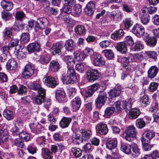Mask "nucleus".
<instances>
[{"label": "nucleus", "mask_w": 159, "mask_h": 159, "mask_svg": "<svg viewBox=\"0 0 159 159\" xmlns=\"http://www.w3.org/2000/svg\"><path fill=\"white\" fill-rule=\"evenodd\" d=\"M61 68V65L58 60H52L49 64V70L52 72L57 71Z\"/></svg>", "instance_id": "nucleus-16"}, {"label": "nucleus", "mask_w": 159, "mask_h": 159, "mask_svg": "<svg viewBox=\"0 0 159 159\" xmlns=\"http://www.w3.org/2000/svg\"><path fill=\"white\" fill-rule=\"evenodd\" d=\"M42 154L44 159H52V153L47 148H42Z\"/></svg>", "instance_id": "nucleus-35"}, {"label": "nucleus", "mask_w": 159, "mask_h": 159, "mask_svg": "<svg viewBox=\"0 0 159 159\" xmlns=\"http://www.w3.org/2000/svg\"><path fill=\"white\" fill-rule=\"evenodd\" d=\"M132 144L123 143L121 144L120 148V150L125 153L129 154L132 152Z\"/></svg>", "instance_id": "nucleus-28"}, {"label": "nucleus", "mask_w": 159, "mask_h": 159, "mask_svg": "<svg viewBox=\"0 0 159 159\" xmlns=\"http://www.w3.org/2000/svg\"><path fill=\"white\" fill-rule=\"evenodd\" d=\"M71 105L73 109L75 111L78 110L80 107L81 102L80 98L76 97L71 102Z\"/></svg>", "instance_id": "nucleus-27"}, {"label": "nucleus", "mask_w": 159, "mask_h": 159, "mask_svg": "<svg viewBox=\"0 0 159 159\" xmlns=\"http://www.w3.org/2000/svg\"><path fill=\"white\" fill-rule=\"evenodd\" d=\"M133 50L134 51H139L144 48V45L142 43L141 41L137 40L132 46Z\"/></svg>", "instance_id": "nucleus-32"}, {"label": "nucleus", "mask_w": 159, "mask_h": 159, "mask_svg": "<svg viewBox=\"0 0 159 159\" xmlns=\"http://www.w3.org/2000/svg\"><path fill=\"white\" fill-rule=\"evenodd\" d=\"M72 118L63 117L59 122V125L62 128L67 127L72 120Z\"/></svg>", "instance_id": "nucleus-21"}, {"label": "nucleus", "mask_w": 159, "mask_h": 159, "mask_svg": "<svg viewBox=\"0 0 159 159\" xmlns=\"http://www.w3.org/2000/svg\"><path fill=\"white\" fill-rule=\"evenodd\" d=\"M1 16L2 19L5 21L10 20L12 17L11 14L5 11L2 12Z\"/></svg>", "instance_id": "nucleus-50"}, {"label": "nucleus", "mask_w": 159, "mask_h": 159, "mask_svg": "<svg viewBox=\"0 0 159 159\" xmlns=\"http://www.w3.org/2000/svg\"><path fill=\"white\" fill-rule=\"evenodd\" d=\"M137 131L134 126L130 125L127 127L123 134L125 139L129 141H131L136 137Z\"/></svg>", "instance_id": "nucleus-2"}, {"label": "nucleus", "mask_w": 159, "mask_h": 159, "mask_svg": "<svg viewBox=\"0 0 159 159\" xmlns=\"http://www.w3.org/2000/svg\"><path fill=\"white\" fill-rule=\"evenodd\" d=\"M122 104V107L127 113H128L133 109L132 108V104L129 101H123Z\"/></svg>", "instance_id": "nucleus-46"}, {"label": "nucleus", "mask_w": 159, "mask_h": 159, "mask_svg": "<svg viewBox=\"0 0 159 159\" xmlns=\"http://www.w3.org/2000/svg\"><path fill=\"white\" fill-rule=\"evenodd\" d=\"M19 137L21 139L26 141H29L30 139V134L24 131L20 132Z\"/></svg>", "instance_id": "nucleus-59"}, {"label": "nucleus", "mask_w": 159, "mask_h": 159, "mask_svg": "<svg viewBox=\"0 0 159 159\" xmlns=\"http://www.w3.org/2000/svg\"><path fill=\"white\" fill-rule=\"evenodd\" d=\"M141 112L138 108H134L128 112V117L131 120L136 119L140 114Z\"/></svg>", "instance_id": "nucleus-20"}, {"label": "nucleus", "mask_w": 159, "mask_h": 159, "mask_svg": "<svg viewBox=\"0 0 159 159\" xmlns=\"http://www.w3.org/2000/svg\"><path fill=\"white\" fill-rule=\"evenodd\" d=\"M157 39L154 37H148L146 39V43L147 45L151 47H153L157 43Z\"/></svg>", "instance_id": "nucleus-42"}, {"label": "nucleus", "mask_w": 159, "mask_h": 159, "mask_svg": "<svg viewBox=\"0 0 159 159\" xmlns=\"http://www.w3.org/2000/svg\"><path fill=\"white\" fill-rule=\"evenodd\" d=\"M27 86L29 89L37 92L38 93H42V89H45L41 87L40 84L35 81L29 83Z\"/></svg>", "instance_id": "nucleus-11"}, {"label": "nucleus", "mask_w": 159, "mask_h": 159, "mask_svg": "<svg viewBox=\"0 0 159 159\" xmlns=\"http://www.w3.org/2000/svg\"><path fill=\"white\" fill-rule=\"evenodd\" d=\"M30 39V34L27 32L21 34L20 41L23 43H28Z\"/></svg>", "instance_id": "nucleus-45"}, {"label": "nucleus", "mask_w": 159, "mask_h": 159, "mask_svg": "<svg viewBox=\"0 0 159 159\" xmlns=\"http://www.w3.org/2000/svg\"><path fill=\"white\" fill-rule=\"evenodd\" d=\"M132 152L131 154H132L134 157L139 156L140 154V149L138 148L137 145L133 144H132Z\"/></svg>", "instance_id": "nucleus-43"}, {"label": "nucleus", "mask_w": 159, "mask_h": 159, "mask_svg": "<svg viewBox=\"0 0 159 159\" xmlns=\"http://www.w3.org/2000/svg\"><path fill=\"white\" fill-rule=\"evenodd\" d=\"M27 48L30 52L39 51L40 49V43H31L28 45Z\"/></svg>", "instance_id": "nucleus-22"}, {"label": "nucleus", "mask_w": 159, "mask_h": 159, "mask_svg": "<svg viewBox=\"0 0 159 159\" xmlns=\"http://www.w3.org/2000/svg\"><path fill=\"white\" fill-rule=\"evenodd\" d=\"M96 129L98 132L101 134L105 135L108 132L107 125L103 123L98 124L96 126Z\"/></svg>", "instance_id": "nucleus-14"}, {"label": "nucleus", "mask_w": 159, "mask_h": 159, "mask_svg": "<svg viewBox=\"0 0 159 159\" xmlns=\"http://www.w3.org/2000/svg\"><path fill=\"white\" fill-rule=\"evenodd\" d=\"M12 29L11 27H6L2 32L3 37L5 38L8 39H12L13 37L12 31Z\"/></svg>", "instance_id": "nucleus-29"}, {"label": "nucleus", "mask_w": 159, "mask_h": 159, "mask_svg": "<svg viewBox=\"0 0 159 159\" xmlns=\"http://www.w3.org/2000/svg\"><path fill=\"white\" fill-rule=\"evenodd\" d=\"M64 61L66 62L67 65L68 70L66 74L62 75L61 80L64 84H70L76 82L77 78L75 71L74 69V66L75 62L72 56H65L63 58Z\"/></svg>", "instance_id": "nucleus-1"}, {"label": "nucleus", "mask_w": 159, "mask_h": 159, "mask_svg": "<svg viewBox=\"0 0 159 159\" xmlns=\"http://www.w3.org/2000/svg\"><path fill=\"white\" fill-rule=\"evenodd\" d=\"M17 67V63L14 59H9L7 64V68L10 70H13Z\"/></svg>", "instance_id": "nucleus-36"}, {"label": "nucleus", "mask_w": 159, "mask_h": 159, "mask_svg": "<svg viewBox=\"0 0 159 159\" xmlns=\"http://www.w3.org/2000/svg\"><path fill=\"white\" fill-rule=\"evenodd\" d=\"M51 59V57L49 55H44L41 57L40 61L42 64L46 65L48 64Z\"/></svg>", "instance_id": "nucleus-52"}, {"label": "nucleus", "mask_w": 159, "mask_h": 159, "mask_svg": "<svg viewBox=\"0 0 159 159\" xmlns=\"http://www.w3.org/2000/svg\"><path fill=\"white\" fill-rule=\"evenodd\" d=\"M102 53L106 57L109 59H111L114 57V55L112 51L110 49H105L102 51Z\"/></svg>", "instance_id": "nucleus-55"}, {"label": "nucleus", "mask_w": 159, "mask_h": 159, "mask_svg": "<svg viewBox=\"0 0 159 159\" xmlns=\"http://www.w3.org/2000/svg\"><path fill=\"white\" fill-rule=\"evenodd\" d=\"M76 70L80 73L83 72L84 69V64L83 63H78L75 66Z\"/></svg>", "instance_id": "nucleus-64"}, {"label": "nucleus", "mask_w": 159, "mask_h": 159, "mask_svg": "<svg viewBox=\"0 0 159 159\" xmlns=\"http://www.w3.org/2000/svg\"><path fill=\"white\" fill-rule=\"evenodd\" d=\"M42 93H38L35 97L33 98V102L38 105L41 104L42 103L44 102L45 99V95H46V91L45 89H42Z\"/></svg>", "instance_id": "nucleus-9"}, {"label": "nucleus", "mask_w": 159, "mask_h": 159, "mask_svg": "<svg viewBox=\"0 0 159 159\" xmlns=\"http://www.w3.org/2000/svg\"><path fill=\"white\" fill-rule=\"evenodd\" d=\"M72 7L71 6H68L64 4L62 7V10L63 12L67 14H70L72 11Z\"/></svg>", "instance_id": "nucleus-62"}, {"label": "nucleus", "mask_w": 159, "mask_h": 159, "mask_svg": "<svg viewBox=\"0 0 159 159\" xmlns=\"http://www.w3.org/2000/svg\"><path fill=\"white\" fill-rule=\"evenodd\" d=\"M123 67L126 70L127 73H129L130 72L133 71L134 70V68L135 67L133 65L131 62L130 63L123 64Z\"/></svg>", "instance_id": "nucleus-56"}, {"label": "nucleus", "mask_w": 159, "mask_h": 159, "mask_svg": "<svg viewBox=\"0 0 159 159\" xmlns=\"http://www.w3.org/2000/svg\"><path fill=\"white\" fill-rule=\"evenodd\" d=\"M110 18L116 21L120 20L122 17L121 12L119 10H116L112 12L110 15Z\"/></svg>", "instance_id": "nucleus-25"}, {"label": "nucleus", "mask_w": 159, "mask_h": 159, "mask_svg": "<svg viewBox=\"0 0 159 159\" xmlns=\"http://www.w3.org/2000/svg\"><path fill=\"white\" fill-rule=\"evenodd\" d=\"M72 142L76 144H79L83 142V138L80 134L74 133L71 138Z\"/></svg>", "instance_id": "nucleus-26"}, {"label": "nucleus", "mask_w": 159, "mask_h": 159, "mask_svg": "<svg viewBox=\"0 0 159 159\" xmlns=\"http://www.w3.org/2000/svg\"><path fill=\"white\" fill-rule=\"evenodd\" d=\"M116 47L117 50L120 51L121 53H125L127 51L126 44L123 42L118 43Z\"/></svg>", "instance_id": "nucleus-40"}, {"label": "nucleus", "mask_w": 159, "mask_h": 159, "mask_svg": "<svg viewBox=\"0 0 159 159\" xmlns=\"http://www.w3.org/2000/svg\"><path fill=\"white\" fill-rule=\"evenodd\" d=\"M155 133L152 130H145L143 134L141 140L149 143L152 139L155 136Z\"/></svg>", "instance_id": "nucleus-8"}, {"label": "nucleus", "mask_w": 159, "mask_h": 159, "mask_svg": "<svg viewBox=\"0 0 159 159\" xmlns=\"http://www.w3.org/2000/svg\"><path fill=\"white\" fill-rule=\"evenodd\" d=\"M74 55L75 59L78 61H83L85 57L84 52H80L78 51H76L74 53Z\"/></svg>", "instance_id": "nucleus-41"}, {"label": "nucleus", "mask_w": 159, "mask_h": 159, "mask_svg": "<svg viewBox=\"0 0 159 159\" xmlns=\"http://www.w3.org/2000/svg\"><path fill=\"white\" fill-rule=\"evenodd\" d=\"M93 64L96 66H101L105 64L103 57L100 54H96L94 57Z\"/></svg>", "instance_id": "nucleus-12"}, {"label": "nucleus", "mask_w": 159, "mask_h": 159, "mask_svg": "<svg viewBox=\"0 0 159 159\" xmlns=\"http://www.w3.org/2000/svg\"><path fill=\"white\" fill-rule=\"evenodd\" d=\"M62 48V45L60 43H54L51 48V52L53 55H60L61 54V49Z\"/></svg>", "instance_id": "nucleus-19"}, {"label": "nucleus", "mask_w": 159, "mask_h": 159, "mask_svg": "<svg viewBox=\"0 0 159 159\" xmlns=\"http://www.w3.org/2000/svg\"><path fill=\"white\" fill-rule=\"evenodd\" d=\"M124 24L125 28L126 30L128 29L133 25V21L130 18H126L123 21Z\"/></svg>", "instance_id": "nucleus-48"}, {"label": "nucleus", "mask_w": 159, "mask_h": 159, "mask_svg": "<svg viewBox=\"0 0 159 159\" xmlns=\"http://www.w3.org/2000/svg\"><path fill=\"white\" fill-rule=\"evenodd\" d=\"M99 77V72L97 69L89 70L87 73V78L90 82H93Z\"/></svg>", "instance_id": "nucleus-6"}, {"label": "nucleus", "mask_w": 159, "mask_h": 159, "mask_svg": "<svg viewBox=\"0 0 159 159\" xmlns=\"http://www.w3.org/2000/svg\"><path fill=\"white\" fill-rule=\"evenodd\" d=\"M121 87L119 85H116L114 88L111 90L108 93L111 98L118 96L121 92Z\"/></svg>", "instance_id": "nucleus-15"}, {"label": "nucleus", "mask_w": 159, "mask_h": 159, "mask_svg": "<svg viewBox=\"0 0 159 159\" xmlns=\"http://www.w3.org/2000/svg\"><path fill=\"white\" fill-rule=\"evenodd\" d=\"M64 47L67 51L72 52L75 50V45L73 40L69 39L65 41Z\"/></svg>", "instance_id": "nucleus-17"}, {"label": "nucleus", "mask_w": 159, "mask_h": 159, "mask_svg": "<svg viewBox=\"0 0 159 159\" xmlns=\"http://www.w3.org/2000/svg\"><path fill=\"white\" fill-rule=\"evenodd\" d=\"M35 68L34 65L31 63H29L25 66L22 72L23 77L28 79L34 74Z\"/></svg>", "instance_id": "nucleus-3"}, {"label": "nucleus", "mask_w": 159, "mask_h": 159, "mask_svg": "<svg viewBox=\"0 0 159 159\" xmlns=\"http://www.w3.org/2000/svg\"><path fill=\"white\" fill-rule=\"evenodd\" d=\"M80 133L82 134V137L83 138V140L88 139L92 134L91 131H85L83 129L80 130Z\"/></svg>", "instance_id": "nucleus-47"}, {"label": "nucleus", "mask_w": 159, "mask_h": 159, "mask_svg": "<svg viewBox=\"0 0 159 159\" xmlns=\"http://www.w3.org/2000/svg\"><path fill=\"white\" fill-rule=\"evenodd\" d=\"M23 48H22L21 51L20 49H17L15 51L14 54L16 56V57L18 59H22L25 58L26 57L25 54L22 52Z\"/></svg>", "instance_id": "nucleus-51"}, {"label": "nucleus", "mask_w": 159, "mask_h": 159, "mask_svg": "<svg viewBox=\"0 0 159 159\" xmlns=\"http://www.w3.org/2000/svg\"><path fill=\"white\" fill-rule=\"evenodd\" d=\"M115 111V109L114 107H108L105 110V114L107 116H110L113 114Z\"/></svg>", "instance_id": "nucleus-57"}, {"label": "nucleus", "mask_w": 159, "mask_h": 159, "mask_svg": "<svg viewBox=\"0 0 159 159\" xmlns=\"http://www.w3.org/2000/svg\"><path fill=\"white\" fill-rule=\"evenodd\" d=\"M28 25L29 27L32 28L34 27V30L36 32L38 31V28L37 26V21H36L33 20H30L28 22Z\"/></svg>", "instance_id": "nucleus-61"}, {"label": "nucleus", "mask_w": 159, "mask_h": 159, "mask_svg": "<svg viewBox=\"0 0 159 159\" xmlns=\"http://www.w3.org/2000/svg\"><path fill=\"white\" fill-rule=\"evenodd\" d=\"M158 72V68L156 66H151L148 72V75L149 78L151 79L154 78L155 77Z\"/></svg>", "instance_id": "nucleus-33"}, {"label": "nucleus", "mask_w": 159, "mask_h": 159, "mask_svg": "<svg viewBox=\"0 0 159 159\" xmlns=\"http://www.w3.org/2000/svg\"><path fill=\"white\" fill-rule=\"evenodd\" d=\"M95 9L94 3L93 2L90 1L87 3L84 8V12L86 14L90 16L93 13Z\"/></svg>", "instance_id": "nucleus-13"}, {"label": "nucleus", "mask_w": 159, "mask_h": 159, "mask_svg": "<svg viewBox=\"0 0 159 159\" xmlns=\"http://www.w3.org/2000/svg\"><path fill=\"white\" fill-rule=\"evenodd\" d=\"M31 131L35 134H38L41 132L40 125L39 124L32 123L30 125Z\"/></svg>", "instance_id": "nucleus-34"}, {"label": "nucleus", "mask_w": 159, "mask_h": 159, "mask_svg": "<svg viewBox=\"0 0 159 159\" xmlns=\"http://www.w3.org/2000/svg\"><path fill=\"white\" fill-rule=\"evenodd\" d=\"M1 4L3 9L7 11H10L13 7V4L12 3L6 0L2 1Z\"/></svg>", "instance_id": "nucleus-37"}, {"label": "nucleus", "mask_w": 159, "mask_h": 159, "mask_svg": "<svg viewBox=\"0 0 159 159\" xmlns=\"http://www.w3.org/2000/svg\"><path fill=\"white\" fill-rule=\"evenodd\" d=\"M59 18L63 20L65 23H67L70 24H74L75 23V21L70 18H69V16L68 15H66V13L62 12L59 16Z\"/></svg>", "instance_id": "nucleus-31"}, {"label": "nucleus", "mask_w": 159, "mask_h": 159, "mask_svg": "<svg viewBox=\"0 0 159 159\" xmlns=\"http://www.w3.org/2000/svg\"><path fill=\"white\" fill-rule=\"evenodd\" d=\"M66 97V93L63 89L57 90L56 93V98L60 102H64Z\"/></svg>", "instance_id": "nucleus-18"}, {"label": "nucleus", "mask_w": 159, "mask_h": 159, "mask_svg": "<svg viewBox=\"0 0 159 159\" xmlns=\"http://www.w3.org/2000/svg\"><path fill=\"white\" fill-rule=\"evenodd\" d=\"M135 124L137 128L141 129L145 126L146 123L142 118H138L136 120Z\"/></svg>", "instance_id": "nucleus-44"}, {"label": "nucleus", "mask_w": 159, "mask_h": 159, "mask_svg": "<svg viewBox=\"0 0 159 159\" xmlns=\"http://www.w3.org/2000/svg\"><path fill=\"white\" fill-rule=\"evenodd\" d=\"M82 7L79 4H77L74 7V15L76 17H79L82 11Z\"/></svg>", "instance_id": "nucleus-54"}, {"label": "nucleus", "mask_w": 159, "mask_h": 159, "mask_svg": "<svg viewBox=\"0 0 159 159\" xmlns=\"http://www.w3.org/2000/svg\"><path fill=\"white\" fill-rule=\"evenodd\" d=\"M117 145V139H108L107 141V147L110 150H112L116 148Z\"/></svg>", "instance_id": "nucleus-24"}, {"label": "nucleus", "mask_w": 159, "mask_h": 159, "mask_svg": "<svg viewBox=\"0 0 159 159\" xmlns=\"http://www.w3.org/2000/svg\"><path fill=\"white\" fill-rule=\"evenodd\" d=\"M3 115L8 120H12L14 118V114L13 111L8 109L4 110L3 112Z\"/></svg>", "instance_id": "nucleus-38"}, {"label": "nucleus", "mask_w": 159, "mask_h": 159, "mask_svg": "<svg viewBox=\"0 0 159 159\" xmlns=\"http://www.w3.org/2000/svg\"><path fill=\"white\" fill-rule=\"evenodd\" d=\"M43 80L46 85L52 88L55 87L58 84V79L51 76L44 78Z\"/></svg>", "instance_id": "nucleus-7"}, {"label": "nucleus", "mask_w": 159, "mask_h": 159, "mask_svg": "<svg viewBox=\"0 0 159 159\" xmlns=\"http://www.w3.org/2000/svg\"><path fill=\"white\" fill-rule=\"evenodd\" d=\"M127 56L120 57V61L121 63L125 64L133 62L134 61V57L132 54L129 53Z\"/></svg>", "instance_id": "nucleus-23"}, {"label": "nucleus", "mask_w": 159, "mask_h": 159, "mask_svg": "<svg viewBox=\"0 0 159 159\" xmlns=\"http://www.w3.org/2000/svg\"><path fill=\"white\" fill-rule=\"evenodd\" d=\"M106 93L103 92H100L97 98L95 99V104L96 107L100 109L104 105L107 100Z\"/></svg>", "instance_id": "nucleus-4"}, {"label": "nucleus", "mask_w": 159, "mask_h": 159, "mask_svg": "<svg viewBox=\"0 0 159 159\" xmlns=\"http://www.w3.org/2000/svg\"><path fill=\"white\" fill-rule=\"evenodd\" d=\"M123 10L128 13H131L133 12L134 9L133 6L127 4L123 5Z\"/></svg>", "instance_id": "nucleus-53"}, {"label": "nucleus", "mask_w": 159, "mask_h": 159, "mask_svg": "<svg viewBox=\"0 0 159 159\" xmlns=\"http://www.w3.org/2000/svg\"><path fill=\"white\" fill-rule=\"evenodd\" d=\"M75 33L80 35L84 34L86 31L85 27L82 25H77L75 28Z\"/></svg>", "instance_id": "nucleus-49"}, {"label": "nucleus", "mask_w": 159, "mask_h": 159, "mask_svg": "<svg viewBox=\"0 0 159 159\" xmlns=\"http://www.w3.org/2000/svg\"><path fill=\"white\" fill-rule=\"evenodd\" d=\"M38 31L39 30L43 29L49 24L48 20L44 17H41L38 19L37 20Z\"/></svg>", "instance_id": "nucleus-10"}, {"label": "nucleus", "mask_w": 159, "mask_h": 159, "mask_svg": "<svg viewBox=\"0 0 159 159\" xmlns=\"http://www.w3.org/2000/svg\"><path fill=\"white\" fill-rule=\"evenodd\" d=\"M158 86V84L156 82H152L150 84L148 88V90L150 92H153L157 89Z\"/></svg>", "instance_id": "nucleus-60"}, {"label": "nucleus", "mask_w": 159, "mask_h": 159, "mask_svg": "<svg viewBox=\"0 0 159 159\" xmlns=\"http://www.w3.org/2000/svg\"><path fill=\"white\" fill-rule=\"evenodd\" d=\"M145 11H143V14L141 16V22L143 25H146L150 21V16L148 14L145 13Z\"/></svg>", "instance_id": "nucleus-39"}, {"label": "nucleus", "mask_w": 159, "mask_h": 159, "mask_svg": "<svg viewBox=\"0 0 159 159\" xmlns=\"http://www.w3.org/2000/svg\"><path fill=\"white\" fill-rule=\"evenodd\" d=\"M71 151L73 154L76 157H79L81 155L82 150L79 148H72Z\"/></svg>", "instance_id": "nucleus-58"}, {"label": "nucleus", "mask_w": 159, "mask_h": 159, "mask_svg": "<svg viewBox=\"0 0 159 159\" xmlns=\"http://www.w3.org/2000/svg\"><path fill=\"white\" fill-rule=\"evenodd\" d=\"M124 34V33L123 30L122 29H120L112 34L111 35V38L113 40H116L120 39L123 36Z\"/></svg>", "instance_id": "nucleus-30"}, {"label": "nucleus", "mask_w": 159, "mask_h": 159, "mask_svg": "<svg viewBox=\"0 0 159 159\" xmlns=\"http://www.w3.org/2000/svg\"><path fill=\"white\" fill-rule=\"evenodd\" d=\"M141 101L142 104H143L144 106H146L147 105L149 104L150 102L148 96L146 95H144L141 98Z\"/></svg>", "instance_id": "nucleus-63"}, {"label": "nucleus", "mask_w": 159, "mask_h": 159, "mask_svg": "<svg viewBox=\"0 0 159 159\" xmlns=\"http://www.w3.org/2000/svg\"><path fill=\"white\" fill-rule=\"evenodd\" d=\"M131 31L139 37L143 36L145 34L144 27L139 24H136L134 25L131 29Z\"/></svg>", "instance_id": "nucleus-5"}]
</instances>
